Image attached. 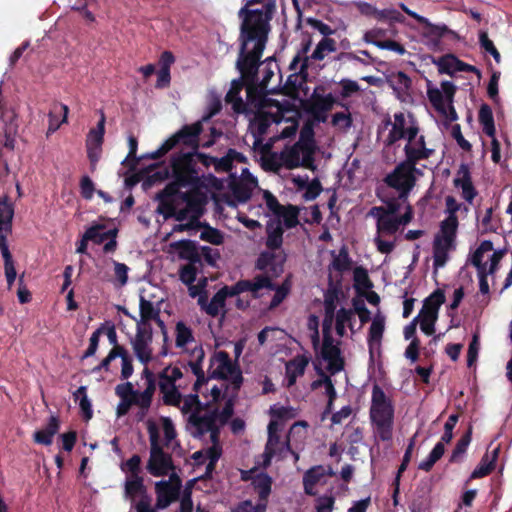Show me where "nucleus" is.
Here are the masks:
<instances>
[{"label":"nucleus","mask_w":512,"mask_h":512,"mask_svg":"<svg viewBox=\"0 0 512 512\" xmlns=\"http://www.w3.org/2000/svg\"><path fill=\"white\" fill-rule=\"evenodd\" d=\"M479 43L482 49L485 50V52L492 55L496 63H500L501 61V55L497 48L495 47L493 41L489 38L487 32L480 31L479 33Z\"/></svg>","instance_id":"nucleus-60"},{"label":"nucleus","mask_w":512,"mask_h":512,"mask_svg":"<svg viewBox=\"0 0 512 512\" xmlns=\"http://www.w3.org/2000/svg\"><path fill=\"white\" fill-rule=\"evenodd\" d=\"M286 255L277 262V255L274 251H262L255 263V268L260 271H268L272 277H278L284 270Z\"/></svg>","instance_id":"nucleus-17"},{"label":"nucleus","mask_w":512,"mask_h":512,"mask_svg":"<svg viewBox=\"0 0 512 512\" xmlns=\"http://www.w3.org/2000/svg\"><path fill=\"white\" fill-rule=\"evenodd\" d=\"M354 286L357 290L370 289L373 284L365 268L359 266L354 269Z\"/></svg>","instance_id":"nucleus-59"},{"label":"nucleus","mask_w":512,"mask_h":512,"mask_svg":"<svg viewBox=\"0 0 512 512\" xmlns=\"http://www.w3.org/2000/svg\"><path fill=\"white\" fill-rule=\"evenodd\" d=\"M69 108L67 105L62 103H56L52 106L49 114V125L47 129V137L56 132L62 123L67 121Z\"/></svg>","instance_id":"nucleus-29"},{"label":"nucleus","mask_w":512,"mask_h":512,"mask_svg":"<svg viewBox=\"0 0 512 512\" xmlns=\"http://www.w3.org/2000/svg\"><path fill=\"white\" fill-rule=\"evenodd\" d=\"M254 490L258 494V503L267 509L268 497L271 494L272 478L267 473H259L252 479Z\"/></svg>","instance_id":"nucleus-28"},{"label":"nucleus","mask_w":512,"mask_h":512,"mask_svg":"<svg viewBox=\"0 0 512 512\" xmlns=\"http://www.w3.org/2000/svg\"><path fill=\"white\" fill-rule=\"evenodd\" d=\"M323 476V468L321 466H315L307 470L303 476V485L305 493L313 495V487L320 481Z\"/></svg>","instance_id":"nucleus-49"},{"label":"nucleus","mask_w":512,"mask_h":512,"mask_svg":"<svg viewBox=\"0 0 512 512\" xmlns=\"http://www.w3.org/2000/svg\"><path fill=\"white\" fill-rule=\"evenodd\" d=\"M170 247L178 253L180 259L192 264H201V255L195 241L183 239L171 243Z\"/></svg>","instance_id":"nucleus-21"},{"label":"nucleus","mask_w":512,"mask_h":512,"mask_svg":"<svg viewBox=\"0 0 512 512\" xmlns=\"http://www.w3.org/2000/svg\"><path fill=\"white\" fill-rule=\"evenodd\" d=\"M191 359L187 362V366L190 368L194 375L199 374L203 371V361L205 358V352L202 346H196L190 352Z\"/></svg>","instance_id":"nucleus-55"},{"label":"nucleus","mask_w":512,"mask_h":512,"mask_svg":"<svg viewBox=\"0 0 512 512\" xmlns=\"http://www.w3.org/2000/svg\"><path fill=\"white\" fill-rule=\"evenodd\" d=\"M60 428V420L57 416H50L47 425L41 429L37 430L33 434V440L37 444L49 446L53 442V437L58 433Z\"/></svg>","instance_id":"nucleus-26"},{"label":"nucleus","mask_w":512,"mask_h":512,"mask_svg":"<svg viewBox=\"0 0 512 512\" xmlns=\"http://www.w3.org/2000/svg\"><path fill=\"white\" fill-rule=\"evenodd\" d=\"M181 198L185 201L186 207L191 212L195 213L194 215L200 216L203 205L205 204V198L198 189L192 188L190 191L182 193Z\"/></svg>","instance_id":"nucleus-41"},{"label":"nucleus","mask_w":512,"mask_h":512,"mask_svg":"<svg viewBox=\"0 0 512 512\" xmlns=\"http://www.w3.org/2000/svg\"><path fill=\"white\" fill-rule=\"evenodd\" d=\"M295 144L304 149L306 162H310L314 158L315 140L311 125L306 124L301 128L299 140Z\"/></svg>","instance_id":"nucleus-32"},{"label":"nucleus","mask_w":512,"mask_h":512,"mask_svg":"<svg viewBox=\"0 0 512 512\" xmlns=\"http://www.w3.org/2000/svg\"><path fill=\"white\" fill-rule=\"evenodd\" d=\"M369 214L376 217L377 219L376 226L378 233L393 235L398 231L400 227V221H397L396 216L386 215L384 207H372L369 211Z\"/></svg>","instance_id":"nucleus-19"},{"label":"nucleus","mask_w":512,"mask_h":512,"mask_svg":"<svg viewBox=\"0 0 512 512\" xmlns=\"http://www.w3.org/2000/svg\"><path fill=\"white\" fill-rule=\"evenodd\" d=\"M266 234L265 245L268 250L276 251L282 247L284 229L280 219L267 221Z\"/></svg>","instance_id":"nucleus-24"},{"label":"nucleus","mask_w":512,"mask_h":512,"mask_svg":"<svg viewBox=\"0 0 512 512\" xmlns=\"http://www.w3.org/2000/svg\"><path fill=\"white\" fill-rule=\"evenodd\" d=\"M456 91L455 84L448 80L441 82V90L432 86L431 81L427 82V97L431 105L437 112L445 114L450 121H455L458 118L453 106Z\"/></svg>","instance_id":"nucleus-7"},{"label":"nucleus","mask_w":512,"mask_h":512,"mask_svg":"<svg viewBox=\"0 0 512 512\" xmlns=\"http://www.w3.org/2000/svg\"><path fill=\"white\" fill-rule=\"evenodd\" d=\"M446 297L442 289L433 291L423 302L422 309L419 314L430 315L438 318V312L442 304L445 303Z\"/></svg>","instance_id":"nucleus-30"},{"label":"nucleus","mask_w":512,"mask_h":512,"mask_svg":"<svg viewBox=\"0 0 512 512\" xmlns=\"http://www.w3.org/2000/svg\"><path fill=\"white\" fill-rule=\"evenodd\" d=\"M405 160L403 161L409 167L416 168L417 163L420 160L430 158L434 150L433 149H420L413 146L411 143H407L404 147Z\"/></svg>","instance_id":"nucleus-36"},{"label":"nucleus","mask_w":512,"mask_h":512,"mask_svg":"<svg viewBox=\"0 0 512 512\" xmlns=\"http://www.w3.org/2000/svg\"><path fill=\"white\" fill-rule=\"evenodd\" d=\"M105 121V114L101 112V117L96 128H92L87 135L86 146H102L105 133Z\"/></svg>","instance_id":"nucleus-46"},{"label":"nucleus","mask_w":512,"mask_h":512,"mask_svg":"<svg viewBox=\"0 0 512 512\" xmlns=\"http://www.w3.org/2000/svg\"><path fill=\"white\" fill-rule=\"evenodd\" d=\"M161 393L163 395L162 400L164 405L180 407L183 396L178 387L170 388Z\"/></svg>","instance_id":"nucleus-61"},{"label":"nucleus","mask_w":512,"mask_h":512,"mask_svg":"<svg viewBox=\"0 0 512 512\" xmlns=\"http://www.w3.org/2000/svg\"><path fill=\"white\" fill-rule=\"evenodd\" d=\"M202 130L203 127L199 121L193 124H186L180 130L166 139L157 150L146 153L145 156L151 158L152 160L160 159L169 151L174 149L178 144H182L191 150H197L200 147L199 136L202 133Z\"/></svg>","instance_id":"nucleus-5"},{"label":"nucleus","mask_w":512,"mask_h":512,"mask_svg":"<svg viewBox=\"0 0 512 512\" xmlns=\"http://www.w3.org/2000/svg\"><path fill=\"white\" fill-rule=\"evenodd\" d=\"M478 120L483 127L484 133L489 137H494L496 133L495 122L492 109L488 104L483 103L480 106Z\"/></svg>","instance_id":"nucleus-42"},{"label":"nucleus","mask_w":512,"mask_h":512,"mask_svg":"<svg viewBox=\"0 0 512 512\" xmlns=\"http://www.w3.org/2000/svg\"><path fill=\"white\" fill-rule=\"evenodd\" d=\"M309 363V359L304 355H298L286 364L287 387L296 383L297 377L302 376Z\"/></svg>","instance_id":"nucleus-27"},{"label":"nucleus","mask_w":512,"mask_h":512,"mask_svg":"<svg viewBox=\"0 0 512 512\" xmlns=\"http://www.w3.org/2000/svg\"><path fill=\"white\" fill-rule=\"evenodd\" d=\"M339 288L333 284L332 277H329V288L324 294V308L326 325L332 323L334 312L336 310V302L338 300Z\"/></svg>","instance_id":"nucleus-33"},{"label":"nucleus","mask_w":512,"mask_h":512,"mask_svg":"<svg viewBox=\"0 0 512 512\" xmlns=\"http://www.w3.org/2000/svg\"><path fill=\"white\" fill-rule=\"evenodd\" d=\"M201 228H203V231L200 234V239L202 241L208 242L212 245H221L224 242L223 233L217 228H214L205 222H203Z\"/></svg>","instance_id":"nucleus-53"},{"label":"nucleus","mask_w":512,"mask_h":512,"mask_svg":"<svg viewBox=\"0 0 512 512\" xmlns=\"http://www.w3.org/2000/svg\"><path fill=\"white\" fill-rule=\"evenodd\" d=\"M499 451L500 449L499 447H497L493 449L491 453H485L480 463L472 471L469 479L466 481V484H468L473 479L483 478L489 475L495 469V464L498 459Z\"/></svg>","instance_id":"nucleus-25"},{"label":"nucleus","mask_w":512,"mask_h":512,"mask_svg":"<svg viewBox=\"0 0 512 512\" xmlns=\"http://www.w3.org/2000/svg\"><path fill=\"white\" fill-rule=\"evenodd\" d=\"M419 173L417 168L409 167L404 162H400L395 169L385 177V183L400 192V196H406L414 187L416 178L415 173Z\"/></svg>","instance_id":"nucleus-12"},{"label":"nucleus","mask_w":512,"mask_h":512,"mask_svg":"<svg viewBox=\"0 0 512 512\" xmlns=\"http://www.w3.org/2000/svg\"><path fill=\"white\" fill-rule=\"evenodd\" d=\"M276 70L279 72V81L276 86V87H278L281 82L282 75L280 74V69H279L278 64L276 63L275 57L270 56V57L266 58L264 61L260 60L258 73L261 72L262 79L260 81H258V84L267 89H270L268 86H269L271 79L275 76Z\"/></svg>","instance_id":"nucleus-31"},{"label":"nucleus","mask_w":512,"mask_h":512,"mask_svg":"<svg viewBox=\"0 0 512 512\" xmlns=\"http://www.w3.org/2000/svg\"><path fill=\"white\" fill-rule=\"evenodd\" d=\"M125 494L127 497L133 499L137 494H146V488L143 484V478L139 475L134 476L132 479H128L125 483Z\"/></svg>","instance_id":"nucleus-57"},{"label":"nucleus","mask_w":512,"mask_h":512,"mask_svg":"<svg viewBox=\"0 0 512 512\" xmlns=\"http://www.w3.org/2000/svg\"><path fill=\"white\" fill-rule=\"evenodd\" d=\"M282 213L277 215V219L283 218V226L286 229L295 228L299 224V208L295 205L288 204L283 207Z\"/></svg>","instance_id":"nucleus-48"},{"label":"nucleus","mask_w":512,"mask_h":512,"mask_svg":"<svg viewBox=\"0 0 512 512\" xmlns=\"http://www.w3.org/2000/svg\"><path fill=\"white\" fill-rule=\"evenodd\" d=\"M104 224H95L90 226L84 232L86 240L92 241L95 244H102L105 241L102 230H104Z\"/></svg>","instance_id":"nucleus-63"},{"label":"nucleus","mask_w":512,"mask_h":512,"mask_svg":"<svg viewBox=\"0 0 512 512\" xmlns=\"http://www.w3.org/2000/svg\"><path fill=\"white\" fill-rule=\"evenodd\" d=\"M230 512H266L263 504L253 505L251 500H244L238 503Z\"/></svg>","instance_id":"nucleus-64"},{"label":"nucleus","mask_w":512,"mask_h":512,"mask_svg":"<svg viewBox=\"0 0 512 512\" xmlns=\"http://www.w3.org/2000/svg\"><path fill=\"white\" fill-rule=\"evenodd\" d=\"M414 446H415V438L413 437L406 447L404 456L402 458V462H401L400 466L398 467L396 477L392 484L394 487V491H393V495H392L394 505L398 504L400 478H401L402 474L405 472V470L407 469V467L411 461Z\"/></svg>","instance_id":"nucleus-34"},{"label":"nucleus","mask_w":512,"mask_h":512,"mask_svg":"<svg viewBox=\"0 0 512 512\" xmlns=\"http://www.w3.org/2000/svg\"><path fill=\"white\" fill-rule=\"evenodd\" d=\"M433 63L437 66L440 74H447L453 77L456 72H472L478 78H481V71L477 67L465 63L452 53L445 54L438 59H433Z\"/></svg>","instance_id":"nucleus-15"},{"label":"nucleus","mask_w":512,"mask_h":512,"mask_svg":"<svg viewBox=\"0 0 512 512\" xmlns=\"http://www.w3.org/2000/svg\"><path fill=\"white\" fill-rule=\"evenodd\" d=\"M157 385H158L157 380L156 381H148V382H146V387H145L144 391H142V392L137 391L136 397L139 400V408L150 409Z\"/></svg>","instance_id":"nucleus-54"},{"label":"nucleus","mask_w":512,"mask_h":512,"mask_svg":"<svg viewBox=\"0 0 512 512\" xmlns=\"http://www.w3.org/2000/svg\"><path fill=\"white\" fill-rule=\"evenodd\" d=\"M150 182H160L169 178H177L190 188L199 189L203 186V173L197 166L192 150H179L170 157L168 166H149Z\"/></svg>","instance_id":"nucleus-2"},{"label":"nucleus","mask_w":512,"mask_h":512,"mask_svg":"<svg viewBox=\"0 0 512 512\" xmlns=\"http://www.w3.org/2000/svg\"><path fill=\"white\" fill-rule=\"evenodd\" d=\"M400 7L407 15L415 19L419 24L423 25V36L431 39L435 44H438L440 40L447 35L451 36L453 39L459 38L458 34L448 28L447 25L433 24L426 17L410 10L405 4H401Z\"/></svg>","instance_id":"nucleus-13"},{"label":"nucleus","mask_w":512,"mask_h":512,"mask_svg":"<svg viewBox=\"0 0 512 512\" xmlns=\"http://www.w3.org/2000/svg\"><path fill=\"white\" fill-rule=\"evenodd\" d=\"M472 439V426L461 436L454 447L449 462H458L459 458L466 452Z\"/></svg>","instance_id":"nucleus-50"},{"label":"nucleus","mask_w":512,"mask_h":512,"mask_svg":"<svg viewBox=\"0 0 512 512\" xmlns=\"http://www.w3.org/2000/svg\"><path fill=\"white\" fill-rule=\"evenodd\" d=\"M333 255V261H332V268L340 273H343L345 271L350 270L352 265V260L349 257V253L346 249V247H342L339 250V254L335 255V252H332Z\"/></svg>","instance_id":"nucleus-52"},{"label":"nucleus","mask_w":512,"mask_h":512,"mask_svg":"<svg viewBox=\"0 0 512 512\" xmlns=\"http://www.w3.org/2000/svg\"><path fill=\"white\" fill-rule=\"evenodd\" d=\"M336 49V41L332 38L324 37L316 45V48L311 54V59L321 61L327 54L335 52Z\"/></svg>","instance_id":"nucleus-47"},{"label":"nucleus","mask_w":512,"mask_h":512,"mask_svg":"<svg viewBox=\"0 0 512 512\" xmlns=\"http://www.w3.org/2000/svg\"><path fill=\"white\" fill-rule=\"evenodd\" d=\"M218 408L204 415L191 413L188 422L196 429L195 436L201 437L217 426Z\"/></svg>","instance_id":"nucleus-22"},{"label":"nucleus","mask_w":512,"mask_h":512,"mask_svg":"<svg viewBox=\"0 0 512 512\" xmlns=\"http://www.w3.org/2000/svg\"><path fill=\"white\" fill-rule=\"evenodd\" d=\"M156 509H166L172 502L178 499L180 491L170 481L161 480L155 484Z\"/></svg>","instance_id":"nucleus-18"},{"label":"nucleus","mask_w":512,"mask_h":512,"mask_svg":"<svg viewBox=\"0 0 512 512\" xmlns=\"http://www.w3.org/2000/svg\"><path fill=\"white\" fill-rule=\"evenodd\" d=\"M210 377L217 380H230L233 389L238 391L243 384L242 371L236 362H232L229 354L220 350L210 358Z\"/></svg>","instance_id":"nucleus-6"},{"label":"nucleus","mask_w":512,"mask_h":512,"mask_svg":"<svg viewBox=\"0 0 512 512\" xmlns=\"http://www.w3.org/2000/svg\"><path fill=\"white\" fill-rule=\"evenodd\" d=\"M172 181L168 183L165 188L158 194V198L161 201L162 206L165 207L166 198H171L179 193L180 188L189 187L187 184L180 182L177 178H171Z\"/></svg>","instance_id":"nucleus-58"},{"label":"nucleus","mask_w":512,"mask_h":512,"mask_svg":"<svg viewBox=\"0 0 512 512\" xmlns=\"http://www.w3.org/2000/svg\"><path fill=\"white\" fill-rule=\"evenodd\" d=\"M389 83L398 93L407 92L412 85L411 78L402 71H398L397 73L392 74L389 78Z\"/></svg>","instance_id":"nucleus-51"},{"label":"nucleus","mask_w":512,"mask_h":512,"mask_svg":"<svg viewBox=\"0 0 512 512\" xmlns=\"http://www.w3.org/2000/svg\"><path fill=\"white\" fill-rule=\"evenodd\" d=\"M197 268L196 264L188 263L179 270V278L185 285H192L196 281Z\"/></svg>","instance_id":"nucleus-62"},{"label":"nucleus","mask_w":512,"mask_h":512,"mask_svg":"<svg viewBox=\"0 0 512 512\" xmlns=\"http://www.w3.org/2000/svg\"><path fill=\"white\" fill-rule=\"evenodd\" d=\"M369 417L374 436L382 442L391 441L393 438L395 407L393 401L378 384H375L372 388Z\"/></svg>","instance_id":"nucleus-3"},{"label":"nucleus","mask_w":512,"mask_h":512,"mask_svg":"<svg viewBox=\"0 0 512 512\" xmlns=\"http://www.w3.org/2000/svg\"><path fill=\"white\" fill-rule=\"evenodd\" d=\"M139 309L140 320L137 322V325L142 327H148V325H150L149 322L157 318L160 314V310L154 307L153 303L147 300L144 296H140Z\"/></svg>","instance_id":"nucleus-39"},{"label":"nucleus","mask_w":512,"mask_h":512,"mask_svg":"<svg viewBox=\"0 0 512 512\" xmlns=\"http://www.w3.org/2000/svg\"><path fill=\"white\" fill-rule=\"evenodd\" d=\"M324 86L318 85L314 88L310 98L303 103V108L317 122H326L327 113L331 111L336 103L334 96L329 93L323 95Z\"/></svg>","instance_id":"nucleus-9"},{"label":"nucleus","mask_w":512,"mask_h":512,"mask_svg":"<svg viewBox=\"0 0 512 512\" xmlns=\"http://www.w3.org/2000/svg\"><path fill=\"white\" fill-rule=\"evenodd\" d=\"M0 251H1V254H2V257L4 260V271H5V276H6V280H7V285H8V288L11 289V287L17 277V273H16V269L14 266L12 254L8 247V242H5L3 237H1V240H0Z\"/></svg>","instance_id":"nucleus-35"},{"label":"nucleus","mask_w":512,"mask_h":512,"mask_svg":"<svg viewBox=\"0 0 512 512\" xmlns=\"http://www.w3.org/2000/svg\"><path fill=\"white\" fill-rule=\"evenodd\" d=\"M323 342L321 348V356L325 360L327 370L332 374L339 373L344 369L345 361L341 355L339 343H334V338L331 334L330 324L326 325V320L323 321Z\"/></svg>","instance_id":"nucleus-11"},{"label":"nucleus","mask_w":512,"mask_h":512,"mask_svg":"<svg viewBox=\"0 0 512 512\" xmlns=\"http://www.w3.org/2000/svg\"><path fill=\"white\" fill-rule=\"evenodd\" d=\"M128 146L129 152L122 164L128 166L130 171H135L141 160L150 158L145 156L146 154L140 157L137 156L138 140L135 136L130 135L128 137Z\"/></svg>","instance_id":"nucleus-43"},{"label":"nucleus","mask_w":512,"mask_h":512,"mask_svg":"<svg viewBox=\"0 0 512 512\" xmlns=\"http://www.w3.org/2000/svg\"><path fill=\"white\" fill-rule=\"evenodd\" d=\"M150 432V457L147 463V471L154 477L166 476L169 471L175 469L171 454L165 452L158 444V433L154 427Z\"/></svg>","instance_id":"nucleus-8"},{"label":"nucleus","mask_w":512,"mask_h":512,"mask_svg":"<svg viewBox=\"0 0 512 512\" xmlns=\"http://www.w3.org/2000/svg\"><path fill=\"white\" fill-rule=\"evenodd\" d=\"M290 289H291V282H290L289 278L285 279L281 285H279V286L275 285V288L273 289V290H275V294L270 301L268 309L274 310L275 308H277L284 301V299L288 296Z\"/></svg>","instance_id":"nucleus-56"},{"label":"nucleus","mask_w":512,"mask_h":512,"mask_svg":"<svg viewBox=\"0 0 512 512\" xmlns=\"http://www.w3.org/2000/svg\"><path fill=\"white\" fill-rule=\"evenodd\" d=\"M153 333L151 325L142 327L137 325L136 335L131 341V345L137 359L143 364L147 365L152 360V343Z\"/></svg>","instance_id":"nucleus-14"},{"label":"nucleus","mask_w":512,"mask_h":512,"mask_svg":"<svg viewBox=\"0 0 512 512\" xmlns=\"http://www.w3.org/2000/svg\"><path fill=\"white\" fill-rule=\"evenodd\" d=\"M246 93H247V113L252 111L249 107L253 109L260 110L266 106L268 101V94L277 93L276 87L267 89L258 84V75L253 78L250 82H247L246 85Z\"/></svg>","instance_id":"nucleus-16"},{"label":"nucleus","mask_w":512,"mask_h":512,"mask_svg":"<svg viewBox=\"0 0 512 512\" xmlns=\"http://www.w3.org/2000/svg\"><path fill=\"white\" fill-rule=\"evenodd\" d=\"M266 165L273 171L279 170L281 166L286 169L292 170L298 167H304L307 169H314V158L310 162L305 160L304 149L299 147L297 144L292 146H285L279 154V162L274 158H271Z\"/></svg>","instance_id":"nucleus-10"},{"label":"nucleus","mask_w":512,"mask_h":512,"mask_svg":"<svg viewBox=\"0 0 512 512\" xmlns=\"http://www.w3.org/2000/svg\"><path fill=\"white\" fill-rule=\"evenodd\" d=\"M225 302V296L219 290L213 295L209 303L202 296L198 299V304L211 317L219 315L220 309L225 307Z\"/></svg>","instance_id":"nucleus-40"},{"label":"nucleus","mask_w":512,"mask_h":512,"mask_svg":"<svg viewBox=\"0 0 512 512\" xmlns=\"http://www.w3.org/2000/svg\"><path fill=\"white\" fill-rule=\"evenodd\" d=\"M458 226L459 221L452 217H446L440 222L439 231L435 234L432 243L435 270L444 267L449 261V252L456 249Z\"/></svg>","instance_id":"nucleus-4"},{"label":"nucleus","mask_w":512,"mask_h":512,"mask_svg":"<svg viewBox=\"0 0 512 512\" xmlns=\"http://www.w3.org/2000/svg\"><path fill=\"white\" fill-rule=\"evenodd\" d=\"M175 336V345L177 348H184L187 344L195 341L192 329L183 321L176 323Z\"/></svg>","instance_id":"nucleus-44"},{"label":"nucleus","mask_w":512,"mask_h":512,"mask_svg":"<svg viewBox=\"0 0 512 512\" xmlns=\"http://www.w3.org/2000/svg\"><path fill=\"white\" fill-rule=\"evenodd\" d=\"M271 125V118L268 114H258L253 121L250 122V130L255 138L254 145L262 142V136L268 131Z\"/></svg>","instance_id":"nucleus-38"},{"label":"nucleus","mask_w":512,"mask_h":512,"mask_svg":"<svg viewBox=\"0 0 512 512\" xmlns=\"http://www.w3.org/2000/svg\"><path fill=\"white\" fill-rule=\"evenodd\" d=\"M239 293L251 292L254 299L259 298L258 291L260 289H274L275 284L272 282L271 276L267 274L256 275L253 280H239L235 283Z\"/></svg>","instance_id":"nucleus-20"},{"label":"nucleus","mask_w":512,"mask_h":512,"mask_svg":"<svg viewBox=\"0 0 512 512\" xmlns=\"http://www.w3.org/2000/svg\"><path fill=\"white\" fill-rule=\"evenodd\" d=\"M385 126H392L386 140L385 144L387 146L394 145L397 141L405 138V130H406V119L405 115L402 112H398L394 114V122L391 121L390 117H387L384 121Z\"/></svg>","instance_id":"nucleus-23"},{"label":"nucleus","mask_w":512,"mask_h":512,"mask_svg":"<svg viewBox=\"0 0 512 512\" xmlns=\"http://www.w3.org/2000/svg\"><path fill=\"white\" fill-rule=\"evenodd\" d=\"M384 330L385 318L381 315H376L372 320L367 338V343L371 354L373 353L374 346L381 343Z\"/></svg>","instance_id":"nucleus-37"},{"label":"nucleus","mask_w":512,"mask_h":512,"mask_svg":"<svg viewBox=\"0 0 512 512\" xmlns=\"http://www.w3.org/2000/svg\"><path fill=\"white\" fill-rule=\"evenodd\" d=\"M277 10L276 0H246L239 10L241 19L239 42L240 48L236 61V69L240 73L238 79L231 82L225 101L232 105L237 114L247 113V104L240 96L242 89L258 75L260 58L266 47L270 22Z\"/></svg>","instance_id":"nucleus-1"},{"label":"nucleus","mask_w":512,"mask_h":512,"mask_svg":"<svg viewBox=\"0 0 512 512\" xmlns=\"http://www.w3.org/2000/svg\"><path fill=\"white\" fill-rule=\"evenodd\" d=\"M74 400L79 402V407L85 420H90L93 416L92 404L87 396V387L80 386L73 393Z\"/></svg>","instance_id":"nucleus-45"}]
</instances>
